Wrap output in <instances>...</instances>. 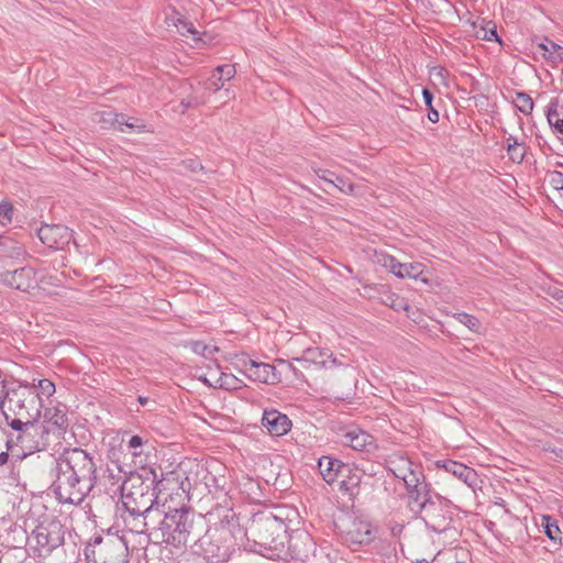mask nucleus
<instances>
[{
  "mask_svg": "<svg viewBox=\"0 0 563 563\" xmlns=\"http://www.w3.org/2000/svg\"><path fill=\"white\" fill-rule=\"evenodd\" d=\"M331 186L339 189L343 194H353L354 185L342 176L335 175L332 179Z\"/></svg>",
  "mask_w": 563,
  "mask_h": 563,
  "instance_id": "nucleus-38",
  "label": "nucleus"
},
{
  "mask_svg": "<svg viewBox=\"0 0 563 563\" xmlns=\"http://www.w3.org/2000/svg\"><path fill=\"white\" fill-rule=\"evenodd\" d=\"M340 536L349 547L369 544L373 540V531L369 522L355 517L341 520L338 525Z\"/></svg>",
  "mask_w": 563,
  "mask_h": 563,
  "instance_id": "nucleus-9",
  "label": "nucleus"
},
{
  "mask_svg": "<svg viewBox=\"0 0 563 563\" xmlns=\"http://www.w3.org/2000/svg\"><path fill=\"white\" fill-rule=\"evenodd\" d=\"M9 455L7 452L0 453V466L8 462Z\"/></svg>",
  "mask_w": 563,
  "mask_h": 563,
  "instance_id": "nucleus-52",
  "label": "nucleus"
},
{
  "mask_svg": "<svg viewBox=\"0 0 563 563\" xmlns=\"http://www.w3.org/2000/svg\"><path fill=\"white\" fill-rule=\"evenodd\" d=\"M286 541L294 559L306 561L316 551V543L307 531L297 530L287 537Z\"/></svg>",
  "mask_w": 563,
  "mask_h": 563,
  "instance_id": "nucleus-13",
  "label": "nucleus"
},
{
  "mask_svg": "<svg viewBox=\"0 0 563 563\" xmlns=\"http://www.w3.org/2000/svg\"><path fill=\"white\" fill-rule=\"evenodd\" d=\"M506 144L509 158L514 163L520 164L525 159L527 153L526 144L523 142H519L518 139L514 135L506 137Z\"/></svg>",
  "mask_w": 563,
  "mask_h": 563,
  "instance_id": "nucleus-26",
  "label": "nucleus"
},
{
  "mask_svg": "<svg viewBox=\"0 0 563 563\" xmlns=\"http://www.w3.org/2000/svg\"><path fill=\"white\" fill-rule=\"evenodd\" d=\"M262 426L272 437H282L290 431L292 422L287 415L276 409H269L264 410Z\"/></svg>",
  "mask_w": 563,
  "mask_h": 563,
  "instance_id": "nucleus-15",
  "label": "nucleus"
},
{
  "mask_svg": "<svg viewBox=\"0 0 563 563\" xmlns=\"http://www.w3.org/2000/svg\"><path fill=\"white\" fill-rule=\"evenodd\" d=\"M53 493L62 504L78 506L97 485V464L80 448L66 449L55 461Z\"/></svg>",
  "mask_w": 563,
  "mask_h": 563,
  "instance_id": "nucleus-1",
  "label": "nucleus"
},
{
  "mask_svg": "<svg viewBox=\"0 0 563 563\" xmlns=\"http://www.w3.org/2000/svg\"><path fill=\"white\" fill-rule=\"evenodd\" d=\"M205 384L209 385V386H214V383H211L207 377H202L200 378Z\"/></svg>",
  "mask_w": 563,
  "mask_h": 563,
  "instance_id": "nucleus-53",
  "label": "nucleus"
},
{
  "mask_svg": "<svg viewBox=\"0 0 563 563\" xmlns=\"http://www.w3.org/2000/svg\"><path fill=\"white\" fill-rule=\"evenodd\" d=\"M3 241H5L7 246L0 249L1 254L7 255L9 257H20L24 253L22 244L13 243L10 239L5 238H3Z\"/></svg>",
  "mask_w": 563,
  "mask_h": 563,
  "instance_id": "nucleus-33",
  "label": "nucleus"
},
{
  "mask_svg": "<svg viewBox=\"0 0 563 563\" xmlns=\"http://www.w3.org/2000/svg\"><path fill=\"white\" fill-rule=\"evenodd\" d=\"M408 496L411 501L417 504L419 508V503H421L424 498L432 497L430 495V489L428 484H423L417 488L408 489Z\"/></svg>",
  "mask_w": 563,
  "mask_h": 563,
  "instance_id": "nucleus-31",
  "label": "nucleus"
},
{
  "mask_svg": "<svg viewBox=\"0 0 563 563\" xmlns=\"http://www.w3.org/2000/svg\"><path fill=\"white\" fill-rule=\"evenodd\" d=\"M30 387L36 391V389H38L40 393H37L38 395H44L45 397H51L54 395L55 393V385L53 382H51L49 379H40L37 385H30Z\"/></svg>",
  "mask_w": 563,
  "mask_h": 563,
  "instance_id": "nucleus-34",
  "label": "nucleus"
},
{
  "mask_svg": "<svg viewBox=\"0 0 563 563\" xmlns=\"http://www.w3.org/2000/svg\"><path fill=\"white\" fill-rule=\"evenodd\" d=\"M142 445H143V439L140 435H132L131 439L129 440V444H128V446L130 449L134 450V452H133L134 455L139 454V452H136V449L141 448Z\"/></svg>",
  "mask_w": 563,
  "mask_h": 563,
  "instance_id": "nucleus-45",
  "label": "nucleus"
},
{
  "mask_svg": "<svg viewBox=\"0 0 563 563\" xmlns=\"http://www.w3.org/2000/svg\"><path fill=\"white\" fill-rule=\"evenodd\" d=\"M110 119L117 122V128L123 133H140L145 131V124L142 120L135 118H128L123 113H108Z\"/></svg>",
  "mask_w": 563,
  "mask_h": 563,
  "instance_id": "nucleus-24",
  "label": "nucleus"
},
{
  "mask_svg": "<svg viewBox=\"0 0 563 563\" xmlns=\"http://www.w3.org/2000/svg\"><path fill=\"white\" fill-rule=\"evenodd\" d=\"M4 246H7V243L3 241V236L0 235V249H3Z\"/></svg>",
  "mask_w": 563,
  "mask_h": 563,
  "instance_id": "nucleus-55",
  "label": "nucleus"
},
{
  "mask_svg": "<svg viewBox=\"0 0 563 563\" xmlns=\"http://www.w3.org/2000/svg\"><path fill=\"white\" fill-rule=\"evenodd\" d=\"M236 69L234 65H220L212 71V75L205 84V88L212 92H218L224 88L225 81L234 78Z\"/></svg>",
  "mask_w": 563,
  "mask_h": 563,
  "instance_id": "nucleus-19",
  "label": "nucleus"
},
{
  "mask_svg": "<svg viewBox=\"0 0 563 563\" xmlns=\"http://www.w3.org/2000/svg\"><path fill=\"white\" fill-rule=\"evenodd\" d=\"M64 536L63 525L58 520H49L36 526L30 539L35 542V549L41 554H51L55 549L64 544Z\"/></svg>",
  "mask_w": 563,
  "mask_h": 563,
  "instance_id": "nucleus-8",
  "label": "nucleus"
},
{
  "mask_svg": "<svg viewBox=\"0 0 563 563\" xmlns=\"http://www.w3.org/2000/svg\"><path fill=\"white\" fill-rule=\"evenodd\" d=\"M416 563H429V562L426 560H421V561H417Z\"/></svg>",
  "mask_w": 563,
  "mask_h": 563,
  "instance_id": "nucleus-58",
  "label": "nucleus"
},
{
  "mask_svg": "<svg viewBox=\"0 0 563 563\" xmlns=\"http://www.w3.org/2000/svg\"><path fill=\"white\" fill-rule=\"evenodd\" d=\"M417 514H423L422 519L433 531H442L448 526L444 507L439 496H437V499L432 497L424 498L419 503Z\"/></svg>",
  "mask_w": 563,
  "mask_h": 563,
  "instance_id": "nucleus-11",
  "label": "nucleus"
},
{
  "mask_svg": "<svg viewBox=\"0 0 563 563\" xmlns=\"http://www.w3.org/2000/svg\"><path fill=\"white\" fill-rule=\"evenodd\" d=\"M539 48L545 58L551 59L554 53L560 49V45L545 38L544 42L539 45Z\"/></svg>",
  "mask_w": 563,
  "mask_h": 563,
  "instance_id": "nucleus-40",
  "label": "nucleus"
},
{
  "mask_svg": "<svg viewBox=\"0 0 563 563\" xmlns=\"http://www.w3.org/2000/svg\"><path fill=\"white\" fill-rule=\"evenodd\" d=\"M512 102L515 107L525 115L531 114L534 107L532 98L526 92H516Z\"/></svg>",
  "mask_w": 563,
  "mask_h": 563,
  "instance_id": "nucleus-27",
  "label": "nucleus"
},
{
  "mask_svg": "<svg viewBox=\"0 0 563 563\" xmlns=\"http://www.w3.org/2000/svg\"><path fill=\"white\" fill-rule=\"evenodd\" d=\"M318 468L328 484H332L341 476L352 473L351 465L331 456H321L318 461Z\"/></svg>",
  "mask_w": 563,
  "mask_h": 563,
  "instance_id": "nucleus-17",
  "label": "nucleus"
},
{
  "mask_svg": "<svg viewBox=\"0 0 563 563\" xmlns=\"http://www.w3.org/2000/svg\"><path fill=\"white\" fill-rule=\"evenodd\" d=\"M190 547L195 554L202 555L208 563H225L234 550L231 533L223 526L206 527Z\"/></svg>",
  "mask_w": 563,
  "mask_h": 563,
  "instance_id": "nucleus-5",
  "label": "nucleus"
},
{
  "mask_svg": "<svg viewBox=\"0 0 563 563\" xmlns=\"http://www.w3.org/2000/svg\"><path fill=\"white\" fill-rule=\"evenodd\" d=\"M545 117L553 132L563 135V103L558 97L548 103Z\"/></svg>",
  "mask_w": 563,
  "mask_h": 563,
  "instance_id": "nucleus-23",
  "label": "nucleus"
},
{
  "mask_svg": "<svg viewBox=\"0 0 563 563\" xmlns=\"http://www.w3.org/2000/svg\"><path fill=\"white\" fill-rule=\"evenodd\" d=\"M542 521V527L547 537L552 541H560L561 530L556 521L553 520L550 516H543Z\"/></svg>",
  "mask_w": 563,
  "mask_h": 563,
  "instance_id": "nucleus-29",
  "label": "nucleus"
},
{
  "mask_svg": "<svg viewBox=\"0 0 563 563\" xmlns=\"http://www.w3.org/2000/svg\"><path fill=\"white\" fill-rule=\"evenodd\" d=\"M147 400L148 399L146 397H141V396L139 397V401L141 405H145L147 402Z\"/></svg>",
  "mask_w": 563,
  "mask_h": 563,
  "instance_id": "nucleus-54",
  "label": "nucleus"
},
{
  "mask_svg": "<svg viewBox=\"0 0 563 563\" xmlns=\"http://www.w3.org/2000/svg\"><path fill=\"white\" fill-rule=\"evenodd\" d=\"M484 31H485L484 38L486 41H497V42H500V38H499L498 34H497V31H496L495 26L492 27V29H488V30L485 29Z\"/></svg>",
  "mask_w": 563,
  "mask_h": 563,
  "instance_id": "nucleus-48",
  "label": "nucleus"
},
{
  "mask_svg": "<svg viewBox=\"0 0 563 563\" xmlns=\"http://www.w3.org/2000/svg\"><path fill=\"white\" fill-rule=\"evenodd\" d=\"M1 413L12 430L7 434L8 450L14 452V449L19 448L21 452H16V455L25 456L42 451L47 446L49 429L44 423L37 420L11 419V413L3 411Z\"/></svg>",
  "mask_w": 563,
  "mask_h": 563,
  "instance_id": "nucleus-3",
  "label": "nucleus"
},
{
  "mask_svg": "<svg viewBox=\"0 0 563 563\" xmlns=\"http://www.w3.org/2000/svg\"><path fill=\"white\" fill-rule=\"evenodd\" d=\"M549 181L556 190H563V173L553 170L549 174Z\"/></svg>",
  "mask_w": 563,
  "mask_h": 563,
  "instance_id": "nucleus-41",
  "label": "nucleus"
},
{
  "mask_svg": "<svg viewBox=\"0 0 563 563\" xmlns=\"http://www.w3.org/2000/svg\"><path fill=\"white\" fill-rule=\"evenodd\" d=\"M296 361L313 363L321 365L322 367H328V363H331V366L333 367H336L341 364L335 357H332V353H330L329 350L320 347H309L305 350L303 356L301 358H296Z\"/></svg>",
  "mask_w": 563,
  "mask_h": 563,
  "instance_id": "nucleus-22",
  "label": "nucleus"
},
{
  "mask_svg": "<svg viewBox=\"0 0 563 563\" xmlns=\"http://www.w3.org/2000/svg\"><path fill=\"white\" fill-rule=\"evenodd\" d=\"M199 104V101L194 97H188L181 100L180 106L183 107V112L189 108H196Z\"/></svg>",
  "mask_w": 563,
  "mask_h": 563,
  "instance_id": "nucleus-46",
  "label": "nucleus"
},
{
  "mask_svg": "<svg viewBox=\"0 0 563 563\" xmlns=\"http://www.w3.org/2000/svg\"><path fill=\"white\" fill-rule=\"evenodd\" d=\"M108 113H113L112 111H102L100 113V121L104 123H110L112 125L117 126V122L113 121V119H110V115Z\"/></svg>",
  "mask_w": 563,
  "mask_h": 563,
  "instance_id": "nucleus-49",
  "label": "nucleus"
},
{
  "mask_svg": "<svg viewBox=\"0 0 563 563\" xmlns=\"http://www.w3.org/2000/svg\"><path fill=\"white\" fill-rule=\"evenodd\" d=\"M388 266L390 272L399 278H417L422 272L420 264H402L397 262L394 257H390Z\"/></svg>",
  "mask_w": 563,
  "mask_h": 563,
  "instance_id": "nucleus-25",
  "label": "nucleus"
},
{
  "mask_svg": "<svg viewBox=\"0 0 563 563\" xmlns=\"http://www.w3.org/2000/svg\"><path fill=\"white\" fill-rule=\"evenodd\" d=\"M404 463L405 466H398L396 470H391L394 475L402 481L405 476H407L409 471L412 468V463L410 461H404Z\"/></svg>",
  "mask_w": 563,
  "mask_h": 563,
  "instance_id": "nucleus-44",
  "label": "nucleus"
},
{
  "mask_svg": "<svg viewBox=\"0 0 563 563\" xmlns=\"http://www.w3.org/2000/svg\"><path fill=\"white\" fill-rule=\"evenodd\" d=\"M341 441L353 450L363 451L373 444V437L360 428L353 427L342 434Z\"/></svg>",
  "mask_w": 563,
  "mask_h": 563,
  "instance_id": "nucleus-21",
  "label": "nucleus"
},
{
  "mask_svg": "<svg viewBox=\"0 0 563 563\" xmlns=\"http://www.w3.org/2000/svg\"><path fill=\"white\" fill-rule=\"evenodd\" d=\"M178 484V476L175 473H169L162 479V489L175 490Z\"/></svg>",
  "mask_w": 563,
  "mask_h": 563,
  "instance_id": "nucleus-42",
  "label": "nucleus"
},
{
  "mask_svg": "<svg viewBox=\"0 0 563 563\" xmlns=\"http://www.w3.org/2000/svg\"><path fill=\"white\" fill-rule=\"evenodd\" d=\"M317 177L320 179V180H323L324 183L331 185L332 183V179L335 177V173L329 170V169H316L314 170Z\"/></svg>",
  "mask_w": 563,
  "mask_h": 563,
  "instance_id": "nucleus-43",
  "label": "nucleus"
},
{
  "mask_svg": "<svg viewBox=\"0 0 563 563\" xmlns=\"http://www.w3.org/2000/svg\"><path fill=\"white\" fill-rule=\"evenodd\" d=\"M239 362L244 368L245 374L249 378L261 383H271L272 376H274V366L266 363H258L247 355H242Z\"/></svg>",
  "mask_w": 563,
  "mask_h": 563,
  "instance_id": "nucleus-18",
  "label": "nucleus"
},
{
  "mask_svg": "<svg viewBox=\"0 0 563 563\" xmlns=\"http://www.w3.org/2000/svg\"><path fill=\"white\" fill-rule=\"evenodd\" d=\"M13 207L8 201L0 202V222L1 224L10 223L12 220Z\"/></svg>",
  "mask_w": 563,
  "mask_h": 563,
  "instance_id": "nucleus-39",
  "label": "nucleus"
},
{
  "mask_svg": "<svg viewBox=\"0 0 563 563\" xmlns=\"http://www.w3.org/2000/svg\"><path fill=\"white\" fill-rule=\"evenodd\" d=\"M279 363H280V364H286V365H287V367H288V368L294 373V375H295L296 377H300V376H302V374H301V373H300V372H299V371H298V369L292 365V363L287 362V361H283V360H280V361H279Z\"/></svg>",
  "mask_w": 563,
  "mask_h": 563,
  "instance_id": "nucleus-50",
  "label": "nucleus"
},
{
  "mask_svg": "<svg viewBox=\"0 0 563 563\" xmlns=\"http://www.w3.org/2000/svg\"><path fill=\"white\" fill-rule=\"evenodd\" d=\"M187 31H188V32H190V33H196V32H195V30H194L191 26H189V27L187 29Z\"/></svg>",
  "mask_w": 563,
  "mask_h": 563,
  "instance_id": "nucleus-57",
  "label": "nucleus"
},
{
  "mask_svg": "<svg viewBox=\"0 0 563 563\" xmlns=\"http://www.w3.org/2000/svg\"><path fill=\"white\" fill-rule=\"evenodd\" d=\"M341 477H342V481L340 482L341 490L349 492L353 487H357L360 485L361 478L353 468H352L351 474L347 473L345 476H341Z\"/></svg>",
  "mask_w": 563,
  "mask_h": 563,
  "instance_id": "nucleus-35",
  "label": "nucleus"
},
{
  "mask_svg": "<svg viewBox=\"0 0 563 563\" xmlns=\"http://www.w3.org/2000/svg\"><path fill=\"white\" fill-rule=\"evenodd\" d=\"M1 280L14 289L26 291L35 283V272L29 266L7 271L1 274Z\"/></svg>",
  "mask_w": 563,
  "mask_h": 563,
  "instance_id": "nucleus-16",
  "label": "nucleus"
},
{
  "mask_svg": "<svg viewBox=\"0 0 563 563\" xmlns=\"http://www.w3.org/2000/svg\"><path fill=\"white\" fill-rule=\"evenodd\" d=\"M421 479H423V474L421 473V471H419L418 467L411 468L409 471V473L407 474V476H405V478H404L406 489L408 490L411 488H417V487L426 484Z\"/></svg>",
  "mask_w": 563,
  "mask_h": 563,
  "instance_id": "nucleus-30",
  "label": "nucleus"
},
{
  "mask_svg": "<svg viewBox=\"0 0 563 563\" xmlns=\"http://www.w3.org/2000/svg\"><path fill=\"white\" fill-rule=\"evenodd\" d=\"M229 378H230V376L228 374L221 373V375L214 382V387H221V388L228 389V385H229L228 379Z\"/></svg>",
  "mask_w": 563,
  "mask_h": 563,
  "instance_id": "nucleus-47",
  "label": "nucleus"
},
{
  "mask_svg": "<svg viewBox=\"0 0 563 563\" xmlns=\"http://www.w3.org/2000/svg\"><path fill=\"white\" fill-rule=\"evenodd\" d=\"M206 521L187 508L174 509L163 514L157 529L151 532L156 543H166L175 548L186 547L192 543L203 532Z\"/></svg>",
  "mask_w": 563,
  "mask_h": 563,
  "instance_id": "nucleus-2",
  "label": "nucleus"
},
{
  "mask_svg": "<svg viewBox=\"0 0 563 563\" xmlns=\"http://www.w3.org/2000/svg\"><path fill=\"white\" fill-rule=\"evenodd\" d=\"M48 422L54 426L59 433L66 431L68 427V418L64 410L55 408L52 413H49Z\"/></svg>",
  "mask_w": 563,
  "mask_h": 563,
  "instance_id": "nucleus-28",
  "label": "nucleus"
},
{
  "mask_svg": "<svg viewBox=\"0 0 563 563\" xmlns=\"http://www.w3.org/2000/svg\"><path fill=\"white\" fill-rule=\"evenodd\" d=\"M422 97H423V101L426 103V106L428 107V119L432 122V123H437L440 119V115H439V112L432 107V100H433V95L432 92L427 89V88H423L422 90Z\"/></svg>",
  "mask_w": 563,
  "mask_h": 563,
  "instance_id": "nucleus-32",
  "label": "nucleus"
},
{
  "mask_svg": "<svg viewBox=\"0 0 563 563\" xmlns=\"http://www.w3.org/2000/svg\"><path fill=\"white\" fill-rule=\"evenodd\" d=\"M554 63L556 62H563V47L560 46V49L554 53V55L551 58Z\"/></svg>",
  "mask_w": 563,
  "mask_h": 563,
  "instance_id": "nucleus-51",
  "label": "nucleus"
},
{
  "mask_svg": "<svg viewBox=\"0 0 563 563\" xmlns=\"http://www.w3.org/2000/svg\"><path fill=\"white\" fill-rule=\"evenodd\" d=\"M437 465L439 467H443L448 473L463 481L468 486H472L476 481V472L472 467L466 466L465 464L452 460H446L438 461Z\"/></svg>",
  "mask_w": 563,
  "mask_h": 563,
  "instance_id": "nucleus-20",
  "label": "nucleus"
},
{
  "mask_svg": "<svg viewBox=\"0 0 563 563\" xmlns=\"http://www.w3.org/2000/svg\"><path fill=\"white\" fill-rule=\"evenodd\" d=\"M249 531L254 542L264 549L279 550L287 539L286 523L272 512L256 515Z\"/></svg>",
  "mask_w": 563,
  "mask_h": 563,
  "instance_id": "nucleus-6",
  "label": "nucleus"
},
{
  "mask_svg": "<svg viewBox=\"0 0 563 563\" xmlns=\"http://www.w3.org/2000/svg\"><path fill=\"white\" fill-rule=\"evenodd\" d=\"M191 350L196 354L202 355L205 357L212 356L216 352L219 351V349L217 346H209L202 341L191 342Z\"/></svg>",
  "mask_w": 563,
  "mask_h": 563,
  "instance_id": "nucleus-36",
  "label": "nucleus"
},
{
  "mask_svg": "<svg viewBox=\"0 0 563 563\" xmlns=\"http://www.w3.org/2000/svg\"><path fill=\"white\" fill-rule=\"evenodd\" d=\"M556 297L558 299H563V290H561L560 292H556Z\"/></svg>",
  "mask_w": 563,
  "mask_h": 563,
  "instance_id": "nucleus-56",
  "label": "nucleus"
},
{
  "mask_svg": "<svg viewBox=\"0 0 563 563\" xmlns=\"http://www.w3.org/2000/svg\"><path fill=\"white\" fill-rule=\"evenodd\" d=\"M454 317L460 323L464 324L470 330H472V331L478 330L479 321L474 316L468 314L466 312H460V313H456Z\"/></svg>",
  "mask_w": 563,
  "mask_h": 563,
  "instance_id": "nucleus-37",
  "label": "nucleus"
},
{
  "mask_svg": "<svg viewBox=\"0 0 563 563\" xmlns=\"http://www.w3.org/2000/svg\"><path fill=\"white\" fill-rule=\"evenodd\" d=\"M98 556L101 563H129V549L122 540H109L100 544Z\"/></svg>",
  "mask_w": 563,
  "mask_h": 563,
  "instance_id": "nucleus-14",
  "label": "nucleus"
},
{
  "mask_svg": "<svg viewBox=\"0 0 563 563\" xmlns=\"http://www.w3.org/2000/svg\"><path fill=\"white\" fill-rule=\"evenodd\" d=\"M121 499L124 509L132 510L136 515L150 509H159L154 507L157 499L155 475L130 473L121 485Z\"/></svg>",
  "mask_w": 563,
  "mask_h": 563,
  "instance_id": "nucleus-4",
  "label": "nucleus"
},
{
  "mask_svg": "<svg viewBox=\"0 0 563 563\" xmlns=\"http://www.w3.org/2000/svg\"><path fill=\"white\" fill-rule=\"evenodd\" d=\"M41 396L29 384L20 390L13 391L12 397L9 398L11 419L37 420L41 416Z\"/></svg>",
  "mask_w": 563,
  "mask_h": 563,
  "instance_id": "nucleus-7",
  "label": "nucleus"
},
{
  "mask_svg": "<svg viewBox=\"0 0 563 563\" xmlns=\"http://www.w3.org/2000/svg\"><path fill=\"white\" fill-rule=\"evenodd\" d=\"M162 515L163 511L161 509H150L139 515L134 514L132 510H125V515H122V518L125 527L131 532L136 534L148 532V534L153 537L151 532L157 529Z\"/></svg>",
  "mask_w": 563,
  "mask_h": 563,
  "instance_id": "nucleus-10",
  "label": "nucleus"
},
{
  "mask_svg": "<svg viewBox=\"0 0 563 563\" xmlns=\"http://www.w3.org/2000/svg\"><path fill=\"white\" fill-rule=\"evenodd\" d=\"M41 242L49 249L59 250L71 240V231L62 224H44L37 230Z\"/></svg>",
  "mask_w": 563,
  "mask_h": 563,
  "instance_id": "nucleus-12",
  "label": "nucleus"
}]
</instances>
